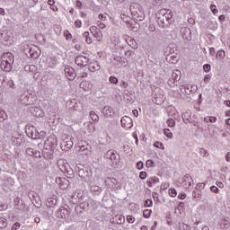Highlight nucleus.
Here are the masks:
<instances>
[{"label":"nucleus","instance_id":"de8ad7c7","mask_svg":"<svg viewBox=\"0 0 230 230\" xmlns=\"http://www.w3.org/2000/svg\"><path fill=\"white\" fill-rule=\"evenodd\" d=\"M199 154L202 157H208V155H209L208 151H206L204 148H199Z\"/></svg>","mask_w":230,"mask_h":230},{"label":"nucleus","instance_id":"6ab92c4d","mask_svg":"<svg viewBox=\"0 0 230 230\" xmlns=\"http://www.w3.org/2000/svg\"><path fill=\"white\" fill-rule=\"evenodd\" d=\"M31 48H33V44L25 42L22 44L21 50L24 52V55H26V57H28V54L30 53V51H31Z\"/></svg>","mask_w":230,"mask_h":230},{"label":"nucleus","instance_id":"79ce46f5","mask_svg":"<svg viewBox=\"0 0 230 230\" xmlns=\"http://www.w3.org/2000/svg\"><path fill=\"white\" fill-rule=\"evenodd\" d=\"M90 118L92 121H98L100 119V117L94 111L90 112Z\"/></svg>","mask_w":230,"mask_h":230},{"label":"nucleus","instance_id":"6e6d98bb","mask_svg":"<svg viewBox=\"0 0 230 230\" xmlns=\"http://www.w3.org/2000/svg\"><path fill=\"white\" fill-rule=\"evenodd\" d=\"M210 81H211V75H206L203 79L204 84H209Z\"/></svg>","mask_w":230,"mask_h":230},{"label":"nucleus","instance_id":"c85d7f7f","mask_svg":"<svg viewBox=\"0 0 230 230\" xmlns=\"http://www.w3.org/2000/svg\"><path fill=\"white\" fill-rule=\"evenodd\" d=\"M25 152H26V155H31V156H33L34 155V157H37V154H39V153H37V150H35V149H33V148H27L26 150H25Z\"/></svg>","mask_w":230,"mask_h":230},{"label":"nucleus","instance_id":"393cba45","mask_svg":"<svg viewBox=\"0 0 230 230\" xmlns=\"http://www.w3.org/2000/svg\"><path fill=\"white\" fill-rule=\"evenodd\" d=\"M157 182H159V178L157 177H150L147 180V186H149V188H152L154 186V184H157Z\"/></svg>","mask_w":230,"mask_h":230},{"label":"nucleus","instance_id":"c9c22d12","mask_svg":"<svg viewBox=\"0 0 230 230\" xmlns=\"http://www.w3.org/2000/svg\"><path fill=\"white\" fill-rule=\"evenodd\" d=\"M192 197H193V199H196V200H197L199 199H202V194L200 193V190H193Z\"/></svg>","mask_w":230,"mask_h":230},{"label":"nucleus","instance_id":"338daca9","mask_svg":"<svg viewBox=\"0 0 230 230\" xmlns=\"http://www.w3.org/2000/svg\"><path fill=\"white\" fill-rule=\"evenodd\" d=\"M75 28H82V21L76 20L75 22Z\"/></svg>","mask_w":230,"mask_h":230},{"label":"nucleus","instance_id":"9d476101","mask_svg":"<svg viewBox=\"0 0 230 230\" xmlns=\"http://www.w3.org/2000/svg\"><path fill=\"white\" fill-rule=\"evenodd\" d=\"M75 62L80 67H85V66L89 64V58H87L85 56H77L75 58Z\"/></svg>","mask_w":230,"mask_h":230},{"label":"nucleus","instance_id":"680f3d73","mask_svg":"<svg viewBox=\"0 0 230 230\" xmlns=\"http://www.w3.org/2000/svg\"><path fill=\"white\" fill-rule=\"evenodd\" d=\"M21 228V223L16 222L13 226L11 230H17Z\"/></svg>","mask_w":230,"mask_h":230},{"label":"nucleus","instance_id":"2f4dec72","mask_svg":"<svg viewBox=\"0 0 230 230\" xmlns=\"http://www.w3.org/2000/svg\"><path fill=\"white\" fill-rule=\"evenodd\" d=\"M9 38L6 36V31L0 32V42H8Z\"/></svg>","mask_w":230,"mask_h":230},{"label":"nucleus","instance_id":"f8f14e48","mask_svg":"<svg viewBox=\"0 0 230 230\" xmlns=\"http://www.w3.org/2000/svg\"><path fill=\"white\" fill-rule=\"evenodd\" d=\"M120 123L124 128H132V119L128 116L122 117Z\"/></svg>","mask_w":230,"mask_h":230},{"label":"nucleus","instance_id":"20e7f679","mask_svg":"<svg viewBox=\"0 0 230 230\" xmlns=\"http://www.w3.org/2000/svg\"><path fill=\"white\" fill-rule=\"evenodd\" d=\"M104 159H109L113 166H119V155L114 150H109L104 154Z\"/></svg>","mask_w":230,"mask_h":230},{"label":"nucleus","instance_id":"bf43d9fd","mask_svg":"<svg viewBox=\"0 0 230 230\" xmlns=\"http://www.w3.org/2000/svg\"><path fill=\"white\" fill-rule=\"evenodd\" d=\"M210 10H211L212 13H218V9H217V5H215V4L210 5Z\"/></svg>","mask_w":230,"mask_h":230},{"label":"nucleus","instance_id":"774afa93","mask_svg":"<svg viewBox=\"0 0 230 230\" xmlns=\"http://www.w3.org/2000/svg\"><path fill=\"white\" fill-rule=\"evenodd\" d=\"M226 160L227 161V163H230V152L226 153Z\"/></svg>","mask_w":230,"mask_h":230},{"label":"nucleus","instance_id":"5701e85b","mask_svg":"<svg viewBox=\"0 0 230 230\" xmlns=\"http://www.w3.org/2000/svg\"><path fill=\"white\" fill-rule=\"evenodd\" d=\"M58 166L61 172H67V161L62 159L58 160Z\"/></svg>","mask_w":230,"mask_h":230},{"label":"nucleus","instance_id":"aec40b11","mask_svg":"<svg viewBox=\"0 0 230 230\" xmlns=\"http://www.w3.org/2000/svg\"><path fill=\"white\" fill-rule=\"evenodd\" d=\"M27 57H31V58H39V48L32 45L31 49L29 50V54Z\"/></svg>","mask_w":230,"mask_h":230},{"label":"nucleus","instance_id":"4be33fe9","mask_svg":"<svg viewBox=\"0 0 230 230\" xmlns=\"http://www.w3.org/2000/svg\"><path fill=\"white\" fill-rule=\"evenodd\" d=\"M61 146H64L65 150H71L73 148V140L71 138H66L62 142Z\"/></svg>","mask_w":230,"mask_h":230},{"label":"nucleus","instance_id":"09e8293b","mask_svg":"<svg viewBox=\"0 0 230 230\" xmlns=\"http://www.w3.org/2000/svg\"><path fill=\"white\" fill-rule=\"evenodd\" d=\"M154 146L155 148H160L161 150H164V145H163V143H161V142H155L154 144Z\"/></svg>","mask_w":230,"mask_h":230},{"label":"nucleus","instance_id":"603ef678","mask_svg":"<svg viewBox=\"0 0 230 230\" xmlns=\"http://www.w3.org/2000/svg\"><path fill=\"white\" fill-rule=\"evenodd\" d=\"M169 195L170 197H177V190L175 189H170Z\"/></svg>","mask_w":230,"mask_h":230},{"label":"nucleus","instance_id":"9b49d317","mask_svg":"<svg viewBox=\"0 0 230 230\" xmlns=\"http://www.w3.org/2000/svg\"><path fill=\"white\" fill-rule=\"evenodd\" d=\"M104 182L106 186L109 187L111 190H118L119 183L116 178H107Z\"/></svg>","mask_w":230,"mask_h":230},{"label":"nucleus","instance_id":"37998d69","mask_svg":"<svg viewBox=\"0 0 230 230\" xmlns=\"http://www.w3.org/2000/svg\"><path fill=\"white\" fill-rule=\"evenodd\" d=\"M225 57H226V52L224 50H219L216 54V58H219L220 60H222V58H224Z\"/></svg>","mask_w":230,"mask_h":230},{"label":"nucleus","instance_id":"2eb2a0df","mask_svg":"<svg viewBox=\"0 0 230 230\" xmlns=\"http://www.w3.org/2000/svg\"><path fill=\"white\" fill-rule=\"evenodd\" d=\"M181 70H174L172 71L169 81L172 82L173 85H175V82H179V80H181Z\"/></svg>","mask_w":230,"mask_h":230},{"label":"nucleus","instance_id":"7c9ffc66","mask_svg":"<svg viewBox=\"0 0 230 230\" xmlns=\"http://www.w3.org/2000/svg\"><path fill=\"white\" fill-rule=\"evenodd\" d=\"M204 121L206 123H216L217 122V117L207 116V117L204 118Z\"/></svg>","mask_w":230,"mask_h":230},{"label":"nucleus","instance_id":"b1692460","mask_svg":"<svg viewBox=\"0 0 230 230\" xmlns=\"http://www.w3.org/2000/svg\"><path fill=\"white\" fill-rule=\"evenodd\" d=\"M31 112L33 116H36L37 118H42V116H44V111H42V109L39 107L32 108Z\"/></svg>","mask_w":230,"mask_h":230},{"label":"nucleus","instance_id":"5fc2aeb1","mask_svg":"<svg viewBox=\"0 0 230 230\" xmlns=\"http://www.w3.org/2000/svg\"><path fill=\"white\" fill-rule=\"evenodd\" d=\"M126 220L127 222H128V224H134V222L136 221V218L132 216H128Z\"/></svg>","mask_w":230,"mask_h":230},{"label":"nucleus","instance_id":"f03ea898","mask_svg":"<svg viewBox=\"0 0 230 230\" xmlns=\"http://www.w3.org/2000/svg\"><path fill=\"white\" fill-rule=\"evenodd\" d=\"M13 62H14L13 54L10 52L4 53L3 56V60L0 65L1 68L4 71L10 73L13 69Z\"/></svg>","mask_w":230,"mask_h":230},{"label":"nucleus","instance_id":"bb28decb","mask_svg":"<svg viewBox=\"0 0 230 230\" xmlns=\"http://www.w3.org/2000/svg\"><path fill=\"white\" fill-rule=\"evenodd\" d=\"M89 67H90L89 69H90V71H92V73H94L95 71H100V69H101L100 64H98V62L90 64Z\"/></svg>","mask_w":230,"mask_h":230},{"label":"nucleus","instance_id":"49530a36","mask_svg":"<svg viewBox=\"0 0 230 230\" xmlns=\"http://www.w3.org/2000/svg\"><path fill=\"white\" fill-rule=\"evenodd\" d=\"M167 125L168 127H170L171 128L175 127V120L173 119H167Z\"/></svg>","mask_w":230,"mask_h":230},{"label":"nucleus","instance_id":"72a5a7b5","mask_svg":"<svg viewBox=\"0 0 230 230\" xmlns=\"http://www.w3.org/2000/svg\"><path fill=\"white\" fill-rule=\"evenodd\" d=\"M58 62L57 59L50 58H49V67H56L58 66Z\"/></svg>","mask_w":230,"mask_h":230},{"label":"nucleus","instance_id":"0e129e2a","mask_svg":"<svg viewBox=\"0 0 230 230\" xmlns=\"http://www.w3.org/2000/svg\"><path fill=\"white\" fill-rule=\"evenodd\" d=\"M139 178L142 181H145V179H146V172H141L140 174H139Z\"/></svg>","mask_w":230,"mask_h":230},{"label":"nucleus","instance_id":"a211bd4d","mask_svg":"<svg viewBox=\"0 0 230 230\" xmlns=\"http://www.w3.org/2000/svg\"><path fill=\"white\" fill-rule=\"evenodd\" d=\"M181 33L184 40H191V31L188 28H181Z\"/></svg>","mask_w":230,"mask_h":230},{"label":"nucleus","instance_id":"7ed1b4c3","mask_svg":"<svg viewBox=\"0 0 230 230\" xmlns=\"http://www.w3.org/2000/svg\"><path fill=\"white\" fill-rule=\"evenodd\" d=\"M129 10L135 21H143L145 19V13L139 4H131Z\"/></svg>","mask_w":230,"mask_h":230},{"label":"nucleus","instance_id":"58836bf2","mask_svg":"<svg viewBox=\"0 0 230 230\" xmlns=\"http://www.w3.org/2000/svg\"><path fill=\"white\" fill-rule=\"evenodd\" d=\"M206 188V182H199L196 184L195 190H199V191H202Z\"/></svg>","mask_w":230,"mask_h":230},{"label":"nucleus","instance_id":"e2e57ef3","mask_svg":"<svg viewBox=\"0 0 230 230\" xmlns=\"http://www.w3.org/2000/svg\"><path fill=\"white\" fill-rule=\"evenodd\" d=\"M97 26L100 28V30H104L105 28V23L102 22L101 21L97 22Z\"/></svg>","mask_w":230,"mask_h":230},{"label":"nucleus","instance_id":"052dcab7","mask_svg":"<svg viewBox=\"0 0 230 230\" xmlns=\"http://www.w3.org/2000/svg\"><path fill=\"white\" fill-rule=\"evenodd\" d=\"M137 170H143V168H145V164H143V162H137Z\"/></svg>","mask_w":230,"mask_h":230},{"label":"nucleus","instance_id":"6e6552de","mask_svg":"<svg viewBox=\"0 0 230 230\" xmlns=\"http://www.w3.org/2000/svg\"><path fill=\"white\" fill-rule=\"evenodd\" d=\"M78 176L84 181V182H91V172L85 169H80L78 171Z\"/></svg>","mask_w":230,"mask_h":230},{"label":"nucleus","instance_id":"f257e3e1","mask_svg":"<svg viewBox=\"0 0 230 230\" xmlns=\"http://www.w3.org/2000/svg\"><path fill=\"white\" fill-rule=\"evenodd\" d=\"M156 19L160 28H170V24L173 22V13L170 9H160Z\"/></svg>","mask_w":230,"mask_h":230},{"label":"nucleus","instance_id":"4468645a","mask_svg":"<svg viewBox=\"0 0 230 230\" xmlns=\"http://www.w3.org/2000/svg\"><path fill=\"white\" fill-rule=\"evenodd\" d=\"M191 182H193V178H191V176H190V174H186L183 176V178H182L183 188L188 190V188L191 187Z\"/></svg>","mask_w":230,"mask_h":230},{"label":"nucleus","instance_id":"39448f33","mask_svg":"<svg viewBox=\"0 0 230 230\" xmlns=\"http://www.w3.org/2000/svg\"><path fill=\"white\" fill-rule=\"evenodd\" d=\"M69 215H71V208L67 205H65L57 211V217L58 218H69Z\"/></svg>","mask_w":230,"mask_h":230},{"label":"nucleus","instance_id":"864d4df0","mask_svg":"<svg viewBox=\"0 0 230 230\" xmlns=\"http://www.w3.org/2000/svg\"><path fill=\"white\" fill-rule=\"evenodd\" d=\"M203 69L205 73H209L211 71V65L209 64L204 65Z\"/></svg>","mask_w":230,"mask_h":230},{"label":"nucleus","instance_id":"0eeeda50","mask_svg":"<svg viewBox=\"0 0 230 230\" xmlns=\"http://www.w3.org/2000/svg\"><path fill=\"white\" fill-rule=\"evenodd\" d=\"M180 90L182 94H191V93H195V91H197V85L182 84Z\"/></svg>","mask_w":230,"mask_h":230},{"label":"nucleus","instance_id":"ea45409f","mask_svg":"<svg viewBox=\"0 0 230 230\" xmlns=\"http://www.w3.org/2000/svg\"><path fill=\"white\" fill-rule=\"evenodd\" d=\"M6 118H8L6 111H0V123H3V121H4V119H6Z\"/></svg>","mask_w":230,"mask_h":230},{"label":"nucleus","instance_id":"412c9836","mask_svg":"<svg viewBox=\"0 0 230 230\" xmlns=\"http://www.w3.org/2000/svg\"><path fill=\"white\" fill-rule=\"evenodd\" d=\"M88 184L90 186V190L92 191V193H94L95 195H100V193H102V187L94 185L91 182H89Z\"/></svg>","mask_w":230,"mask_h":230},{"label":"nucleus","instance_id":"8fccbe9b","mask_svg":"<svg viewBox=\"0 0 230 230\" xmlns=\"http://www.w3.org/2000/svg\"><path fill=\"white\" fill-rule=\"evenodd\" d=\"M153 204H154V201H152V199H146L145 201L144 206L145 208H152Z\"/></svg>","mask_w":230,"mask_h":230},{"label":"nucleus","instance_id":"a19ab883","mask_svg":"<svg viewBox=\"0 0 230 230\" xmlns=\"http://www.w3.org/2000/svg\"><path fill=\"white\" fill-rule=\"evenodd\" d=\"M179 230H191V227L184 223H180L179 225Z\"/></svg>","mask_w":230,"mask_h":230},{"label":"nucleus","instance_id":"13d9d810","mask_svg":"<svg viewBox=\"0 0 230 230\" xmlns=\"http://www.w3.org/2000/svg\"><path fill=\"white\" fill-rule=\"evenodd\" d=\"M210 191H212V193H218V191H220V190H218V187L213 185L210 187Z\"/></svg>","mask_w":230,"mask_h":230},{"label":"nucleus","instance_id":"c756f323","mask_svg":"<svg viewBox=\"0 0 230 230\" xmlns=\"http://www.w3.org/2000/svg\"><path fill=\"white\" fill-rule=\"evenodd\" d=\"M8 226V220L4 217H0V229H4Z\"/></svg>","mask_w":230,"mask_h":230},{"label":"nucleus","instance_id":"e433bc0d","mask_svg":"<svg viewBox=\"0 0 230 230\" xmlns=\"http://www.w3.org/2000/svg\"><path fill=\"white\" fill-rule=\"evenodd\" d=\"M20 102L22 105H29L30 102H28V96L26 95H22L20 98Z\"/></svg>","mask_w":230,"mask_h":230},{"label":"nucleus","instance_id":"ddd939ff","mask_svg":"<svg viewBox=\"0 0 230 230\" xmlns=\"http://www.w3.org/2000/svg\"><path fill=\"white\" fill-rule=\"evenodd\" d=\"M11 141L14 146H20V145H22V136H21V134L19 133H16L14 136L12 137Z\"/></svg>","mask_w":230,"mask_h":230},{"label":"nucleus","instance_id":"f3484780","mask_svg":"<svg viewBox=\"0 0 230 230\" xmlns=\"http://www.w3.org/2000/svg\"><path fill=\"white\" fill-rule=\"evenodd\" d=\"M57 184H59L60 188L66 190V188L69 187V180L66 178H57L56 179Z\"/></svg>","mask_w":230,"mask_h":230},{"label":"nucleus","instance_id":"473e14b6","mask_svg":"<svg viewBox=\"0 0 230 230\" xmlns=\"http://www.w3.org/2000/svg\"><path fill=\"white\" fill-rule=\"evenodd\" d=\"M115 222H116V224H119V225L125 224V217H123V216H116L115 217Z\"/></svg>","mask_w":230,"mask_h":230},{"label":"nucleus","instance_id":"423d86ee","mask_svg":"<svg viewBox=\"0 0 230 230\" xmlns=\"http://www.w3.org/2000/svg\"><path fill=\"white\" fill-rule=\"evenodd\" d=\"M25 132L31 139H40V133L33 126L26 128Z\"/></svg>","mask_w":230,"mask_h":230},{"label":"nucleus","instance_id":"dca6fc26","mask_svg":"<svg viewBox=\"0 0 230 230\" xmlns=\"http://www.w3.org/2000/svg\"><path fill=\"white\" fill-rule=\"evenodd\" d=\"M102 113L106 118H111V116H114V109L111 106H104L102 110Z\"/></svg>","mask_w":230,"mask_h":230},{"label":"nucleus","instance_id":"69168bd1","mask_svg":"<svg viewBox=\"0 0 230 230\" xmlns=\"http://www.w3.org/2000/svg\"><path fill=\"white\" fill-rule=\"evenodd\" d=\"M98 28H96V26H92L91 28H90V31H91V33H93V35H94V33H96V31H98Z\"/></svg>","mask_w":230,"mask_h":230},{"label":"nucleus","instance_id":"c03bdc74","mask_svg":"<svg viewBox=\"0 0 230 230\" xmlns=\"http://www.w3.org/2000/svg\"><path fill=\"white\" fill-rule=\"evenodd\" d=\"M164 136H166V137H168L169 139H172V137H173V134H172V131H170V129H168V128L164 129Z\"/></svg>","mask_w":230,"mask_h":230},{"label":"nucleus","instance_id":"3c124183","mask_svg":"<svg viewBox=\"0 0 230 230\" xmlns=\"http://www.w3.org/2000/svg\"><path fill=\"white\" fill-rule=\"evenodd\" d=\"M91 154V150L89 147H85V149H82L81 155H89Z\"/></svg>","mask_w":230,"mask_h":230},{"label":"nucleus","instance_id":"cd10ccee","mask_svg":"<svg viewBox=\"0 0 230 230\" xmlns=\"http://www.w3.org/2000/svg\"><path fill=\"white\" fill-rule=\"evenodd\" d=\"M83 37L85 39L86 44H93V39L89 36V31H84Z\"/></svg>","mask_w":230,"mask_h":230},{"label":"nucleus","instance_id":"4d7b16f0","mask_svg":"<svg viewBox=\"0 0 230 230\" xmlns=\"http://www.w3.org/2000/svg\"><path fill=\"white\" fill-rule=\"evenodd\" d=\"M109 82H110L111 84H118V79H117L116 76H110Z\"/></svg>","mask_w":230,"mask_h":230},{"label":"nucleus","instance_id":"a18cd8bd","mask_svg":"<svg viewBox=\"0 0 230 230\" xmlns=\"http://www.w3.org/2000/svg\"><path fill=\"white\" fill-rule=\"evenodd\" d=\"M150 215H152V210L151 209H145L143 211L144 218H150Z\"/></svg>","mask_w":230,"mask_h":230},{"label":"nucleus","instance_id":"f704fd0d","mask_svg":"<svg viewBox=\"0 0 230 230\" xmlns=\"http://www.w3.org/2000/svg\"><path fill=\"white\" fill-rule=\"evenodd\" d=\"M155 103H157V105L163 103V102H164V96L163 95H160V96H157V95H155Z\"/></svg>","mask_w":230,"mask_h":230},{"label":"nucleus","instance_id":"4c0bfd02","mask_svg":"<svg viewBox=\"0 0 230 230\" xmlns=\"http://www.w3.org/2000/svg\"><path fill=\"white\" fill-rule=\"evenodd\" d=\"M164 52L166 53V55L175 53V50L173 49V45H169L168 47H166Z\"/></svg>","mask_w":230,"mask_h":230},{"label":"nucleus","instance_id":"1a4fd4ad","mask_svg":"<svg viewBox=\"0 0 230 230\" xmlns=\"http://www.w3.org/2000/svg\"><path fill=\"white\" fill-rule=\"evenodd\" d=\"M65 75L66 78L70 81H73L75 80V78H76V72H75V68L69 66H65Z\"/></svg>","mask_w":230,"mask_h":230},{"label":"nucleus","instance_id":"a878e982","mask_svg":"<svg viewBox=\"0 0 230 230\" xmlns=\"http://www.w3.org/2000/svg\"><path fill=\"white\" fill-rule=\"evenodd\" d=\"M114 60L117 62L118 65L120 64V66H123V67H127V66L128 65V61L125 58L119 57L115 58Z\"/></svg>","mask_w":230,"mask_h":230}]
</instances>
